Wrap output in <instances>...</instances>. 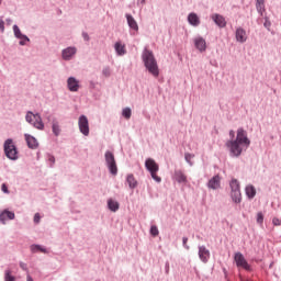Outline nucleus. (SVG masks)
Segmentation results:
<instances>
[{"label":"nucleus","instance_id":"f257e3e1","mask_svg":"<svg viewBox=\"0 0 281 281\" xmlns=\"http://www.w3.org/2000/svg\"><path fill=\"white\" fill-rule=\"evenodd\" d=\"M251 144L249 137H247V131L243 127L237 130V136L235 140H229L226 143L227 148H229L233 157H240L244 150H247Z\"/></svg>","mask_w":281,"mask_h":281},{"label":"nucleus","instance_id":"f03ea898","mask_svg":"<svg viewBox=\"0 0 281 281\" xmlns=\"http://www.w3.org/2000/svg\"><path fill=\"white\" fill-rule=\"evenodd\" d=\"M142 60L148 74L154 76V78H159V65L157 64L155 54L148 48V46H145L142 52Z\"/></svg>","mask_w":281,"mask_h":281},{"label":"nucleus","instance_id":"7ed1b4c3","mask_svg":"<svg viewBox=\"0 0 281 281\" xmlns=\"http://www.w3.org/2000/svg\"><path fill=\"white\" fill-rule=\"evenodd\" d=\"M4 153L8 159H19V151L16 150V146L14 145V142L11 138L4 142Z\"/></svg>","mask_w":281,"mask_h":281},{"label":"nucleus","instance_id":"20e7f679","mask_svg":"<svg viewBox=\"0 0 281 281\" xmlns=\"http://www.w3.org/2000/svg\"><path fill=\"white\" fill-rule=\"evenodd\" d=\"M145 168H147V170L150 172L151 179H154V181H157V183L161 182V178L157 176V172H159V165H157L153 158H148L145 161Z\"/></svg>","mask_w":281,"mask_h":281},{"label":"nucleus","instance_id":"39448f33","mask_svg":"<svg viewBox=\"0 0 281 281\" xmlns=\"http://www.w3.org/2000/svg\"><path fill=\"white\" fill-rule=\"evenodd\" d=\"M26 122H29L30 124H33L35 128H38V131H43V128L45 127V125L43 124V121H41V116L32 112H29L26 114Z\"/></svg>","mask_w":281,"mask_h":281},{"label":"nucleus","instance_id":"423d86ee","mask_svg":"<svg viewBox=\"0 0 281 281\" xmlns=\"http://www.w3.org/2000/svg\"><path fill=\"white\" fill-rule=\"evenodd\" d=\"M106 164L112 177L117 176V164L115 162V157L111 153H106Z\"/></svg>","mask_w":281,"mask_h":281},{"label":"nucleus","instance_id":"0eeeda50","mask_svg":"<svg viewBox=\"0 0 281 281\" xmlns=\"http://www.w3.org/2000/svg\"><path fill=\"white\" fill-rule=\"evenodd\" d=\"M234 261L236 262L237 267H240L246 271H251V266H249V263L247 262V259H245V256L241 255V252H235Z\"/></svg>","mask_w":281,"mask_h":281},{"label":"nucleus","instance_id":"6e6552de","mask_svg":"<svg viewBox=\"0 0 281 281\" xmlns=\"http://www.w3.org/2000/svg\"><path fill=\"white\" fill-rule=\"evenodd\" d=\"M78 125H79L80 133H82V135L88 137V135H89V119H87L86 115H81L79 117Z\"/></svg>","mask_w":281,"mask_h":281},{"label":"nucleus","instance_id":"1a4fd4ad","mask_svg":"<svg viewBox=\"0 0 281 281\" xmlns=\"http://www.w3.org/2000/svg\"><path fill=\"white\" fill-rule=\"evenodd\" d=\"M125 18H126L130 30H132L135 34H137V32H139V25L137 24V21L135 20V18H133L131 13H126Z\"/></svg>","mask_w":281,"mask_h":281},{"label":"nucleus","instance_id":"9d476101","mask_svg":"<svg viewBox=\"0 0 281 281\" xmlns=\"http://www.w3.org/2000/svg\"><path fill=\"white\" fill-rule=\"evenodd\" d=\"M235 38L237 43H247V31L243 27H237L235 32Z\"/></svg>","mask_w":281,"mask_h":281},{"label":"nucleus","instance_id":"9b49d317","mask_svg":"<svg viewBox=\"0 0 281 281\" xmlns=\"http://www.w3.org/2000/svg\"><path fill=\"white\" fill-rule=\"evenodd\" d=\"M67 88L71 92H77L80 89V81H78V79L75 77H69L67 80Z\"/></svg>","mask_w":281,"mask_h":281},{"label":"nucleus","instance_id":"f8f14e48","mask_svg":"<svg viewBox=\"0 0 281 281\" xmlns=\"http://www.w3.org/2000/svg\"><path fill=\"white\" fill-rule=\"evenodd\" d=\"M212 21H214V23L216 24L217 27H226L227 26V21H225V16L218 14V13H214L211 16Z\"/></svg>","mask_w":281,"mask_h":281},{"label":"nucleus","instance_id":"ddd939ff","mask_svg":"<svg viewBox=\"0 0 281 281\" xmlns=\"http://www.w3.org/2000/svg\"><path fill=\"white\" fill-rule=\"evenodd\" d=\"M193 43L195 45V48H198L199 52H205L207 49V43L205 42V38L199 36L193 40Z\"/></svg>","mask_w":281,"mask_h":281},{"label":"nucleus","instance_id":"4468645a","mask_svg":"<svg viewBox=\"0 0 281 281\" xmlns=\"http://www.w3.org/2000/svg\"><path fill=\"white\" fill-rule=\"evenodd\" d=\"M199 258L203 262H207L210 260V250L205 248V246H199Z\"/></svg>","mask_w":281,"mask_h":281},{"label":"nucleus","instance_id":"2eb2a0df","mask_svg":"<svg viewBox=\"0 0 281 281\" xmlns=\"http://www.w3.org/2000/svg\"><path fill=\"white\" fill-rule=\"evenodd\" d=\"M14 221V212H10L8 210H4L1 214H0V222L5 225L7 221Z\"/></svg>","mask_w":281,"mask_h":281},{"label":"nucleus","instance_id":"dca6fc26","mask_svg":"<svg viewBox=\"0 0 281 281\" xmlns=\"http://www.w3.org/2000/svg\"><path fill=\"white\" fill-rule=\"evenodd\" d=\"M207 186L211 190H218V188H221V176L213 177Z\"/></svg>","mask_w":281,"mask_h":281},{"label":"nucleus","instance_id":"f3484780","mask_svg":"<svg viewBox=\"0 0 281 281\" xmlns=\"http://www.w3.org/2000/svg\"><path fill=\"white\" fill-rule=\"evenodd\" d=\"M76 47H68L63 50L64 60H71L72 56H76Z\"/></svg>","mask_w":281,"mask_h":281},{"label":"nucleus","instance_id":"a211bd4d","mask_svg":"<svg viewBox=\"0 0 281 281\" xmlns=\"http://www.w3.org/2000/svg\"><path fill=\"white\" fill-rule=\"evenodd\" d=\"M114 49L116 52V55L119 56H126V45L123 44L122 42H116L114 44Z\"/></svg>","mask_w":281,"mask_h":281},{"label":"nucleus","instance_id":"6ab92c4d","mask_svg":"<svg viewBox=\"0 0 281 281\" xmlns=\"http://www.w3.org/2000/svg\"><path fill=\"white\" fill-rule=\"evenodd\" d=\"M188 22L190 25H193V27H199L201 25V19H199V15L196 13H190L188 15Z\"/></svg>","mask_w":281,"mask_h":281},{"label":"nucleus","instance_id":"aec40b11","mask_svg":"<svg viewBox=\"0 0 281 281\" xmlns=\"http://www.w3.org/2000/svg\"><path fill=\"white\" fill-rule=\"evenodd\" d=\"M173 179L178 181V183H188V177H186L181 170L175 171Z\"/></svg>","mask_w":281,"mask_h":281},{"label":"nucleus","instance_id":"412c9836","mask_svg":"<svg viewBox=\"0 0 281 281\" xmlns=\"http://www.w3.org/2000/svg\"><path fill=\"white\" fill-rule=\"evenodd\" d=\"M25 139L29 148H38V140H36L34 136L25 134Z\"/></svg>","mask_w":281,"mask_h":281},{"label":"nucleus","instance_id":"4be33fe9","mask_svg":"<svg viewBox=\"0 0 281 281\" xmlns=\"http://www.w3.org/2000/svg\"><path fill=\"white\" fill-rule=\"evenodd\" d=\"M13 32H14V36L16 38H20V41H30V38L26 35H23L21 33V29H19V26L13 25Z\"/></svg>","mask_w":281,"mask_h":281},{"label":"nucleus","instance_id":"5701e85b","mask_svg":"<svg viewBox=\"0 0 281 281\" xmlns=\"http://www.w3.org/2000/svg\"><path fill=\"white\" fill-rule=\"evenodd\" d=\"M108 207L109 210H111V212H117V210H120V202L113 199H110L108 201Z\"/></svg>","mask_w":281,"mask_h":281},{"label":"nucleus","instance_id":"b1692460","mask_svg":"<svg viewBox=\"0 0 281 281\" xmlns=\"http://www.w3.org/2000/svg\"><path fill=\"white\" fill-rule=\"evenodd\" d=\"M126 182L132 190H135V188H137V180L135 179V176H133V173L127 175Z\"/></svg>","mask_w":281,"mask_h":281},{"label":"nucleus","instance_id":"393cba45","mask_svg":"<svg viewBox=\"0 0 281 281\" xmlns=\"http://www.w3.org/2000/svg\"><path fill=\"white\" fill-rule=\"evenodd\" d=\"M256 9H257V12L260 13V16H263L265 11H266V9H265V0H261V1H258V0H257V2H256Z\"/></svg>","mask_w":281,"mask_h":281},{"label":"nucleus","instance_id":"a878e982","mask_svg":"<svg viewBox=\"0 0 281 281\" xmlns=\"http://www.w3.org/2000/svg\"><path fill=\"white\" fill-rule=\"evenodd\" d=\"M246 195L248 196V199H254V196H256V188H254V186H247Z\"/></svg>","mask_w":281,"mask_h":281},{"label":"nucleus","instance_id":"bb28decb","mask_svg":"<svg viewBox=\"0 0 281 281\" xmlns=\"http://www.w3.org/2000/svg\"><path fill=\"white\" fill-rule=\"evenodd\" d=\"M231 196H232L234 203H240V201L243 199L240 191H232Z\"/></svg>","mask_w":281,"mask_h":281},{"label":"nucleus","instance_id":"cd10ccee","mask_svg":"<svg viewBox=\"0 0 281 281\" xmlns=\"http://www.w3.org/2000/svg\"><path fill=\"white\" fill-rule=\"evenodd\" d=\"M31 251L33 254H36L38 251H41L42 254H47V249L43 248V246H41V245H32L31 246Z\"/></svg>","mask_w":281,"mask_h":281},{"label":"nucleus","instance_id":"c85d7f7f","mask_svg":"<svg viewBox=\"0 0 281 281\" xmlns=\"http://www.w3.org/2000/svg\"><path fill=\"white\" fill-rule=\"evenodd\" d=\"M231 190L232 191H240V183L238 182V180L233 179L231 181Z\"/></svg>","mask_w":281,"mask_h":281},{"label":"nucleus","instance_id":"c756f323","mask_svg":"<svg viewBox=\"0 0 281 281\" xmlns=\"http://www.w3.org/2000/svg\"><path fill=\"white\" fill-rule=\"evenodd\" d=\"M52 128H53L54 135L56 136L60 135V126L58 125V122H54Z\"/></svg>","mask_w":281,"mask_h":281},{"label":"nucleus","instance_id":"7c9ffc66","mask_svg":"<svg viewBox=\"0 0 281 281\" xmlns=\"http://www.w3.org/2000/svg\"><path fill=\"white\" fill-rule=\"evenodd\" d=\"M16 279L12 276V271L7 270L4 274V281H15Z\"/></svg>","mask_w":281,"mask_h":281},{"label":"nucleus","instance_id":"2f4dec72","mask_svg":"<svg viewBox=\"0 0 281 281\" xmlns=\"http://www.w3.org/2000/svg\"><path fill=\"white\" fill-rule=\"evenodd\" d=\"M122 115L123 117H125V120H131L132 111L130 110V108L123 109Z\"/></svg>","mask_w":281,"mask_h":281},{"label":"nucleus","instance_id":"473e14b6","mask_svg":"<svg viewBox=\"0 0 281 281\" xmlns=\"http://www.w3.org/2000/svg\"><path fill=\"white\" fill-rule=\"evenodd\" d=\"M257 223L259 225H262V223H265V215L262 214V212L257 213Z\"/></svg>","mask_w":281,"mask_h":281},{"label":"nucleus","instance_id":"72a5a7b5","mask_svg":"<svg viewBox=\"0 0 281 281\" xmlns=\"http://www.w3.org/2000/svg\"><path fill=\"white\" fill-rule=\"evenodd\" d=\"M263 27H266V30H268V31L271 30V21L267 16L265 18Z\"/></svg>","mask_w":281,"mask_h":281},{"label":"nucleus","instance_id":"f704fd0d","mask_svg":"<svg viewBox=\"0 0 281 281\" xmlns=\"http://www.w3.org/2000/svg\"><path fill=\"white\" fill-rule=\"evenodd\" d=\"M184 159H186V161H188V164H190V166H192V159H194V155L186 154Z\"/></svg>","mask_w":281,"mask_h":281},{"label":"nucleus","instance_id":"c9c22d12","mask_svg":"<svg viewBox=\"0 0 281 281\" xmlns=\"http://www.w3.org/2000/svg\"><path fill=\"white\" fill-rule=\"evenodd\" d=\"M150 234L151 236H159V228H157V226H151Z\"/></svg>","mask_w":281,"mask_h":281},{"label":"nucleus","instance_id":"e433bc0d","mask_svg":"<svg viewBox=\"0 0 281 281\" xmlns=\"http://www.w3.org/2000/svg\"><path fill=\"white\" fill-rule=\"evenodd\" d=\"M272 225H274V227H280V225H281L280 218L273 217L272 218Z\"/></svg>","mask_w":281,"mask_h":281},{"label":"nucleus","instance_id":"4c0bfd02","mask_svg":"<svg viewBox=\"0 0 281 281\" xmlns=\"http://www.w3.org/2000/svg\"><path fill=\"white\" fill-rule=\"evenodd\" d=\"M182 245L184 248L190 249V246H188V237L182 238Z\"/></svg>","mask_w":281,"mask_h":281},{"label":"nucleus","instance_id":"58836bf2","mask_svg":"<svg viewBox=\"0 0 281 281\" xmlns=\"http://www.w3.org/2000/svg\"><path fill=\"white\" fill-rule=\"evenodd\" d=\"M1 190H2V192H4V194L10 193V191L8 190V186H5V183L2 184Z\"/></svg>","mask_w":281,"mask_h":281},{"label":"nucleus","instance_id":"ea45409f","mask_svg":"<svg viewBox=\"0 0 281 281\" xmlns=\"http://www.w3.org/2000/svg\"><path fill=\"white\" fill-rule=\"evenodd\" d=\"M0 30L1 32H5V22L3 20H0Z\"/></svg>","mask_w":281,"mask_h":281},{"label":"nucleus","instance_id":"a19ab883","mask_svg":"<svg viewBox=\"0 0 281 281\" xmlns=\"http://www.w3.org/2000/svg\"><path fill=\"white\" fill-rule=\"evenodd\" d=\"M34 223H41V214L36 213L34 215Z\"/></svg>","mask_w":281,"mask_h":281},{"label":"nucleus","instance_id":"79ce46f5","mask_svg":"<svg viewBox=\"0 0 281 281\" xmlns=\"http://www.w3.org/2000/svg\"><path fill=\"white\" fill-rule=\"evenodd\" d=\"M20 267H21V269H23V271H27V263L21 261Z\"/></svg>","mask_w":281,"mask_h":281},{"label":"nucleus","instance_id":"37998d69","mask_svg":"<svg viewBox=\"0 0 281 281\" xmlns=\"http://www.w3.org/2000/svg\"><path fill=\"white\" fill-rule=\"evenodd\" d=\"M48 161H50V164L53 166V164H56V158L54 156H49Z\"/></svg>","mask_w":281,"mask_h":281},{"label":"nucleus","instance_id":"c03bdc74","mask_svg":"<svg viewBox=\"0 0 281 281\" xmlns=\"http://www.w3.org/2000/svg\"><path fill=\"white\" fill-rule=\"evenodd\" d=\"M82 37H83L85 41H89V34L82 33Z\"/></svg>","mask_w":281,"mask_h":281},{"label":"nucleus","instance_id":"a18cd8bd","mask_svg":"<svg viewBox=\"0 0 281 281\" xmlns=\"http://www.w3.org/2000/svg\"><path fill=\"white\" fill-rule=\"evenodd\" d=\"M137 3L138 4L140 3V5H145L146 4V0H138Z\"/></svg>","mask_w":281,"mask_h":281},{"label":"nucleus","instance_id":"49530a36","mask_svg":"<svg viewBox=\"0 0 281 281\" xmlns=\"http://www.w3.org/2000/svg\"><path fill=\"white\" fill-rule=\"evenodd\" d=\"M26 281H34V279H32V277L30 274H27Z\"/></svg>","mask_w":281,"mask_h":281},{"label":"nucleus","instance_id":"de8ad7c7","mask_svg":"<svg viewBox=\"0 0 281 281\" xmlns=\"http://www.w3.org/2000/svg\"><path fill=\"white\" fill-rule=\"evenodd\" d=\"M229 135H231V137H234V135H235L234 130H232V131L229 132Z\"/></svg>","mask_w":281,"mask_h":281},{"label":"nucleus","instance_id":"09e8293b","mask_svg":"<svg viewBox=\"0 0 281 281\" xmlns=\"http://www.w3.org/2000/svg\"><path fill=\"white\" fill-rule=\"evenodd\" d=\"M25 42H26L25 40H21L20 45H25Z\"/></svg>","mask_w":281,"mask_h":281},{"label":"nucleus","instance_id":"8fccbe9b","mask_svg":"<svg viewBox=\"0 0 281 281\" xmlns=\"http://www.w3.org/2000/svg\"><path fill=\"white\" fill-rule=\"evenodd\" d=\"M168 271H170V266H167V273H168Z\"/></svg>","mask_w":281,"mask_h":281}]
</instances>
